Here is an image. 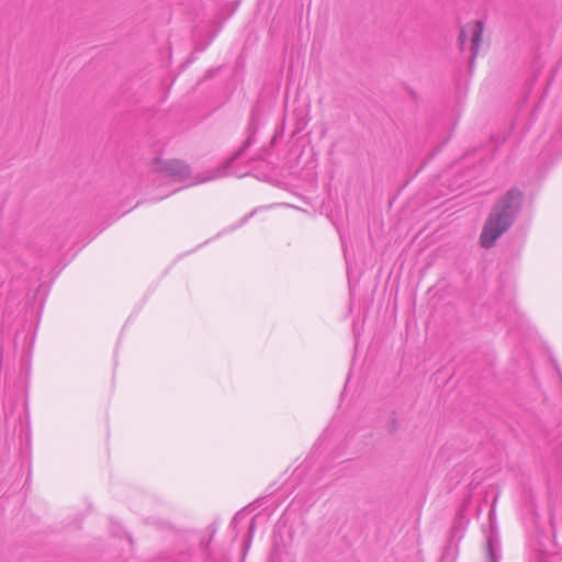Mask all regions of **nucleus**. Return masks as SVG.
<instances>
[{
	"label": "nucleus",
	"mask_w": 562,
	"mask_h": 562,
	"mask_svg": "<svg viewBox=\"0 0 562 562\" xmlns=\"http://www.w3.org/2000/svg\"><path fill=\"white\" fill-rule=\"evenodd\" d=\"M521 201L522 192L512 188L493 205L480 235V244L483 248L493 247L496 240L509 229L520 211Z\"/></svg>",
	"instance_id": "obj_1"
},
{
	"label": "nucleus",
	"mask_w": 562,
	"mask_h": 562,
	"mask_svg": "<svg viewBox=\"0 0 562 562\" xmlns=\"http://www.w3.org/2000/svg\"><path fill=\"white\" fill-rule=\"evenodd\" d=\"M484 31V23L482 21H473L469 22L462 26L458 42L460 49L464 52L467 49L468 41H469V50L471 52L469 64L470 67L474 64V59L477 55L479 47L482 41V35Z\"/></svg>",
	"instance_id": "obj_2"
},
{
	"label": "nucleus",
	"mask_w": 562,
	"mask_h": 562,
	"mask_svg": "<svg viewBox=\"0 0 562 562\" xmlns=\"http://www.w3.org/2000/svg\"><path fill=\"white\" fill-rule=\"evenodd\" d=\"M154 169L164 173L175 181L183 182L191 179V168L188 164L179 159H159L154 162Z\"/></svg>",
	"instance_id": "obj_3"
},
{
	"label": "nucleus",
	"mask_w": 562,
	"mask_h": 562,
	"mask_svg": "<svg viewBox=\"0 0 562 562\" xmlns=\"http://www.w3.org/2000/svg\"><path fill=\"white\" fill-rule=\"evenodd\" d=\"M252 143V136H248V138L246 139V142L244 143V145L232 156L231 159H228L225 165L218 169V173H217V177H221V176H224L226 175V169L229 168V166L232 165L233 161L237 160L238 158L241 157V155L244 154V151L246 150V148Z\"/></svg>",
	"instance_id": "obj_4"
},
{
	"label": "nucleus",
	"mask_w": 562,
	"mask_h": 562,
	"mask_svg": "<svg viewBox=\"0 0 562 562\" xmlns=\"http://www.w3.org/2000/svg\"><path fill=\"white\" fill-rule=\"evenodd\" d=\"M498 541L490 537L486 543V562H498Z\"/></svg>",
	"instance_id": "obj_5"
},
{
	"label": "nucleus",
	"mask_w": 562,
	"mask_h": 562,
	"mask_svg": "<svg viewBox=\"0 0 562 562\" xmlns=\"http://www.w3.org/2000/svg\"><path fill=\"white\" fill-rule=\"evenodd\" d=\"M214 177L215 176H210V177L201 178V179H199L198 177H194V179L190 182V184H196V183H200V182H204L206 180L213 179Z\"/></svg>",
	"instance_id": "obj_6"
}]
</instances>
